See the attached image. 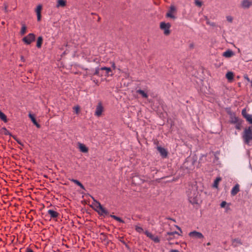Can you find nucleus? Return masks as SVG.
Instances as JSON below:
<instances>
[{
	"label": "nucleus",
	"instance_id": "412c9836",
	"mask_svg": "<svg viewBox=\"0 0 252 252\" xmlns=\"http://www.w3.org/2000/svg\"><path fill=\"white\" fill-rule=\"evenodd\" d=\"M0 119L3 121L4 123H6L8 121L6 116L0 110Z\"/></svg>",
	"mask_w": 252,
	"mask_h": 252
},
{
	"label": "nucleus",
	"instance_id": "f03ea898",
	"mask_svg": "<svg viewBox=\"0 0 252 252\" xmlns=\"http://www.w3.org/2000/svg\"><path fill=\"white\" fill-rule=\"evenodd\" d=\"M243 138L245 143L249 145L250 141L252 140V129L250 127L245 129Z\"/></svg>",
	"mask_w": 252,
	"mask_h": 252
},
{
	"label": "nucleus",
	"instance_id": "cd10ccee",
	"mask_svg": "<svg viewBox=\"0 0 252 252\" xmlns=\"http://www.w3.org/2000/svg\"><path fill=\"white\" fill-rule=\"evenodd\" d=\"M250 124H252V115L248 114L247 116H245V118Z\"/></svg>",
	"mask_w": 252,
	"mask_h": 252
},
{
	"label": "nucleus",
	"instance_id": "20e7f679",
	"mask_svg": "<svg viewBox=\"0 0 252 252\" xmlns=\"http://www.w3.org/2000/svg\"><path fill=\"white\" fill-rule=\"evenodd\" d=\"M104 111V107L101 102H99L96 105L94 115L97 117H100Z\"/></svg>",
	"mask_w": 252,
	"mask_h": 252
},
{
	"label": "nucleus",
	"instance_id": "f704fd0d",
	"mask_svg": "<svg viewBox=\"0 0 252 252\" xmlns=\"http://www.w3.org/2000/svg\"><path fill=\"white\" fill-rule=\"evenodd\" d=\"M73 109L74 110V112L76 114H78L80 111V107L78 106H76L73 107Z\"/></svg>",
	"mask_w": 252,
	"mask_h": 252
},
{
	"label": "nucleus",
	"instance_id": "393cba45",
	"mask_svg": "<svg viewBox=\"0 0 252 252\" xmlns=\"http://www.w3.org/2000/svg\"><path fill=\"white\" fill-rule=\"evenodd\" d=\"M1 131V133L5 135H8L10 134L9 131L5 127H2Z\"/></svg>",
	"mask_w": 252,
	"mask_h": 252
},
{
	"label": "nucleus",
	"instance_id": "a878e982",
	"mask_svg": "<svg viewBox=\"0 0 252 252\" xmlns=\"http://www.w3.org/2000/svg\"><path fill=\"white\" fill-rule=\"evenodd\" d=\"M135 230L138 233H142L143 231V229L140 226L138 225L135 226Z\"/></svg>",
	"mask_w": 252,
	"mask_h": 252
},
{
	"label": "nucleus",
	"instance_id": "864d4df0",
	"mask_svg": "<svg viewBox=\"0 0 252 252\" xmlns=\"http://www.w3.org/2000/svg\"><path fill=\"white\" fill-rule=\"evenodd\" d=\"M176 227H177V228H178L180 231H181V232H182L181 229V228H180L179 227H178V226H176Z\"/></svg>",
	"mask_w": 252,
	"mask_h": 252
},
{
	"label": "nucleus",
	"instance_id": "5701e85b",
	"mask_svg": "<svg viewBox=\"0 0 252 252\" xmlns=\"http://www.w3.org/2000/svg\"><path fill=\"white\" fill-rule=\"evenodd\" d=\"M71 181L73 183L79 186L81 189H85L84 186L79 181L75 179H72Z\"/></svg>",
	"mask_w": 252,
	"mask_h": 252
},
{
	"label": "nucleus",
	"instance_id": "9d476101",
	"mask_svg": "<svg viewBox=\"0 0 252 252\" xmlns=\"http://www.w3.org/2000/svg\"><path fill=\"white\" fill-rule=\"evenodd\" d=\"M78 148L80 152L82 153H87L88 152V148L83 144L78 143Z\"/></svg>",
	"mask_w": 252,
	"mask_h": 252
},
{
	"label": "nucleus",
	"instance_id": "a19ab883",
	"mask_svg": "<svg viewBox=\"0 0 252 252\" xmlns=\"http://www.w3.org/2000/svg\"><path fill=\"white\" fill-rule=\"evenodd\" d=\"M207 24L209 25H210L212 27H215L216 26V24L214 22H211L210 21H209V20H207V22H206Z\"/></svg>",
	"mask_w": 252,
	"mask_h": 252
},
{
	"label": "nucleus",
	"instance_id": "58836bf2",
	"mask_svg": "<svg viewBox=\"0 0 252 252\" xmlns=\"http://www.w3.org/2000/svg\"><path fill=\"white\" fill-rule=\"evenodd\" d=\"M233 243L234 244V243H236V244H241V242L240 241V240L238 239H234L233 240Z\"/></svg>",
	"mask_w": 252,
	"mask_h": 252
},
{
	"label": "nucleus",
	"instance_id": "72a5a7b5",
	"mask_svg": "<svg viewBox=\"0 0 252 252\" xmlns=\"http://www.w3.org/2000/svg\"><path fill=\"white\" fill-rule=\"evenodd\" d=\"M98 204H101L99 202L95 201V202L94 203V206L95 208V210L98 212Z\"/></svg>",
	"mask_w": 252,
	"mask_h": 252
},
{
	"label": "nucleus",
	"instance_id": "c03bdc74",
	"mask_svg": "<svg viewBox=\"0 0 252 252\" xmlns=\"http://www.w3.org/2000/svg\"><path fill=\"white\" fill-rule=\"evenodd\" d=\"M36 14H37V21H40L41 18V13Z\"/></svg>",
	"mask_w": 252,
	"mask_h": 252
},
{
	"label": "nucleus",
	"instance_id": "5fc2aeb1",
	"mask_svg": "<svg viewBox=\"0 0 252 252\" xmlns=\"http://www.w3.org/2000/svg\"><path fill=\"white\" fill-rule=\"evenodd\" d=\"M21 60L23 61V62L24 61V59L23 56H21Z\"/></svg>",
	"mask_w": 252,
	"mask_h": 252
},
{
	"label": "nucleus",
	"instance_id": "b1692460",
	"mask_svg": "<svg viewBox=\"0 0 252 252\" xmlns=\"http://www.w3.org/2000/svg\"><path fill=\"white\" fill-rule=\"evenodd\" d=\"M111 217L113 218L114 220H116L117 221H118L120 222H122V223L124 222V221L121 218H120L118 217H117L114 215H111Z\"/></svg>",
	"mask_w": 252,
	"mask_h": 252
},
{
	"label": "nucleus",
	"instance_id": "dca6fc26",
	"mask_svg": "<svg viewBox=\"0 0 252 252\" xmlns=\"http://www.w3.org/2000/svg\"><path fill=\"white\" fill-rule=\"evenodd\" d=\"M234 55V53L231 50H227L223 53L222 56L225 58H230Z\"/></svg>",
	"mask_w": 252,
	"mask_h": 252
},
{
	"label": "nucleus",
	"instance_id": "6ab92c4d",
	"mask_svg": "<svg viewBox=\"0 0 252 252\" xmlns=\"http://www.w3.org/2000/svg\"><path fill=\"white\" fill-rule=\"evenodd\" d=\"M225 76L229 81H231L233 79L234 74L232 72L229 71L226 74Z\"/></svg>",
	"mask_w": 252,
	"mask_h": 252
},
{
	"label": "nucleus",
	"instance_id": "ddd939ff",
	"mask_svg": "<svg viewBox=\"0 0 252 252\" xmlns=\"http://www.w3.org/2000/svg\"><path fill=\"white\" fill-rule=\"evenodd\" d=\"M48 214L50 216L51 218L53 219L57 218L59 215L58 212L53 210H49L48 211Z\"/></svg>",
	"mask_w": 252,
	"mask_h": 252
},
{
	"label": "nucleus",
	"instance_id": "8fccbe9b",
	"mask_svg": "<svg viewBox=\"0 0 252 252\" xmlns=\"http://www.w3.org/2000/svg\"><path fill=\"white\" fill-rule=\"evenodd\" d=\"M112 66L113 68V69H115L116 66L114 63H112Z\"/></svg>",
	"mask_w": 252,
	"mask_h": 252
},
{
	"label": "nucleus",
	"instance_id": "ea45409f",
	"mask_svg": "<svg viewBox=\"0 0 252 252\" xmlns=\"http://www.w3.org/2000/svg\"><path fill=\"white\" fill-rule=\"evenodd\" d=\"M226 19H227V21H228L229 22H230V23H231L233 21V18L231 16H227L226 17Z\"/></svg>",
	"mask_w": 252,
	"mask_h": 252
},
{
	"label": "nucleus",
	"instance_id": "0eeeda50",
	"mask_svg": "<svg viewBox=\"0 0 252 252\" xmlns=\"http://www.w3.org/2000/svg\"><path fill=\"white\" fill-rule=\"evenodd\" d=\"M145 234L148 237L152 240L155 243H158L159 242L160 240L157 236H155L148 231H146L145 232Z\"/></svg>",
	"mask_w": 252,
	"mask_h": 252
},
{
	"label": "nucleus",
	"instance_id": "09e8293b",
	"mask_svg": "<svg viewBox=\"0 0 252 252\" xmlns=\"http://www.w3.org/2000/svg\"><path fill=\"white\" fill-rule=\"evenodd\" d=\"M169 252H180L179 251L177 250H171L169 251Z\"/></svg>",
	"mask_w": 252,
	"mask_h": 252
},
{
	"label": "nucleus",
	"instance_id": "79ce46f5",
	"mask_svg": "<svg viewBox=\"0 0 252 252\" xmlns=\"http://www.w3.org/2000/svg\"><path fill=\"white\" fill-rule=\"evenodd\" d=\"M226 205V202L224 201H222L220 204V206L221 208H224L225 207V205Z\"/></svg>",
	"mask_w": 252,
	"mask_h": 252
},
{
	"label": "nucleus",
	"instance_id": "c85d7f7f",
	"mask_svg": "<svg viewBox=\"0 0 252 252\" xmlns=\"http://www.w3.org/2000/svg\"><path fill=\"white\" fill-rule=\"evenodd\" d=\"M27 31V27L25 25H23L22 27V29L21 30V34L22 35H24L26 33Z\"/></svg>",
	"mask_w": 252,
	"mask_h": 252
},
{
	"label": "nucleus",
	"instance_id": "473e14b6",
	"mask_svg": "<svg viewBox=\"0 0 252 252\" xmlns=\"http://www.w3.org/2000/svg\"><path fill=\"white\" fill-rule=\"evenodd\" d=\"M98 204H101L99 202L95 201V202L94 203V206L95 208V210L98 212Z\"/></svg>",
	"mask_w": 252,
	"mask_h": 252
},
{
	"label": "nucleus",
	"instance_id": "a211bd4d",
	"mask_svg": "<svg viewBox=\"0 0 252 252\" xmlns=\"http://www.w3.org/2000/svg\"><path fill=\"white\" fill-rule=\"evenodd\" d=\"M29 117L31 119V120L32 121V122L34 124V125L36 126L37 127L39 128L40 127V125H39L37 123V122H36V120H35V118H34V116L33 115H32V114L30 113L29 114Z\"/></svg>",
	"mask_w": 252,
	"mask_h": 252
},
{
	"label": "nucleus",
	"instance_id": "1a4fd4ad",
	"mask_svg": "<svg viewBox=\"0 0 252 252\" xmlns=\"http://www.w3.org/2000/svg\"><path fill=\"white\" fill-rule=\"evenodd\" d=\"M98 213L100 215H107L108 214V211L102 207L101 204H98Z\"/></svg>",
	"mask_w": 252,
	"mask_h": 252
},
{
	"label": "nucleus",
	"instance_id": "9b49d317",
	"mask_svg": "<svg viewBox=\"0 0 252 252\" xmlns=\"http://www.w3.org/2000/svg\"><path fill=\"white\" fill-rule=\"evenodd\" d=\"M101 70L105 71V76H109V75L112 76L113 75L112 71L110 67H102L100 68Z\"/></svg>",
	"mask_w": 252,
	"mask_h": 252
},
{
	"label": "nucleus",
	"instance_id": "6e6d98bb",
	"mask_svg": "<svg viewBox=\"0 0 252 252\" xmlns=\"http://www.w3.org/2000/svg\"><path fill=\"white\" fill-rule=\"evenodd\" d=\"M211 245V244H210V242H208V243L207 244V246H209V245Z\"/></svg>",
	"mask_w": 252,
	"mask_h": 252
},
{
	"label": "nucleus",
	"instance_id": "f8f14e48",
	"mask_svg": "<svg viewBox=\"0 0 252 252\" xmlns=\"http://www.w3.org/2000/svg\"><path fill=\"white\" fill-rule=\"evenodd\" d=\"M240 191L239 185L236 184L231 189V194L232 196L235 195Z\"/></svg>",
	"mask_w": 252,
	"mask_h": 252
},
{
	"label": "nucleus",
	"instance_id": "e433bc0d",
	"mask_svg": "<svg viewBox=\"0 0 252 252\" xmlns=\"http://www.w3.org/2000/svg\"><path fill=\"white\" fill-rule=\"evenodd\" d=\"M195 3L196 5H197L199 7H200L202 5V2L198 0H196L195 1Z\"/></svg>",
	"mask_w": 252,
	"mask_h": 252
},
{
	"label": "nucleus",
	"instance_id": "6e6552de",
	"mask_svg": "<svg viewBox=\"0 0 252 252\" xmlns=\"http://www.w3.org/2000/svg\"><path fill=\"white\" fill-rule=\"evenodd\" d=\"M241 7L244 9L249 8L252 6V0H243L241 3Z\"/></svg>",
	"mask_w": 252,
	"mask_h": 252
},
{
	"label": "nucleus",
	"instance_id": "bb28decb",
	"mask_svg": "<svg viewBox=\"0 0 252 252\" xmlns=\"http://www.w3.org/2000/svg\"><path fill=\"white\" fill-rule=\"evenodd\" d=\"M239 122V119L236 117H231L230 122L233 124H237Z\"/></svg>",
	"mask_w": 252,
	"mask_h": 252
},
{
	"label": "nucleus",
	"instance_id": "a18cd8bd",
	"mask_svg": "<svg viewBox=\"0 0 252 252\" xmlns=\"http://www.w3.org/2000/svg\"><path fill=\"white\" fill-rule=\"evenodd\" d=\"M14 138L15 139V140L17 142V143L19 144H20V145H21L22 146H23V144L22 143V142L19 140H18V139L15 138V137H14Z\"/></svg>",
	"mask_w": 252,
	"mask_h": 252
},
{
	"label": "nucleus",
	"instance_id": "f3484780",
	"mask_svg": "<svg viewBox=\"0 0 252 252\" xmlns=\"http://www.w3.org/2000/svg\"><path fill=\"white\" fill-rule=\"evenodd\" d=\"M158 150L160 153V155L162 156H163L164 157H166L167 156V153L164 148H162L161 147H158Z\"/></svg>",
	"mask_w": 252,
	"mask_h": 252
},
{
	"label": "nucleus",
	"instance_id": "2f4dec72",
	"mask_svg": "<svg viewBox=\"0 0 252 252\" xmlns=\"http://www.w3.org/2000/svg\"><path fill=\"white\" fill-rule=\"evenodd\" d=\"M100 70H101L100 68H99L98 67L96 68L93 74L94 75L100 76Z\"/></svg>",
	"mask_w": 252,
	"mask_h": 252
},
{
	"label": "nucleus",
	"instance_id": "f257e3e1",
	"mask_svg": "<svg viewBox=\"0 0 252 252\" xmlns=\"http://www.w3.org/2000/svg\"><path fill=\"white\" fill-rule=\"evenodd\" d=\"M189 202L193 205L198 204L200 200L199 195L196 189H192L188 192Z\"/></svg>",
	"mask_w": 252,
	"mask_h": 252
},
{
	"label": "nucleus",
	"instance_id": "7c9ffc66",
	"mask_svg": "<svg viewBox=\"0 0 252 252\" xmlns=\"http://www.w3.org/2000/svg\"><path fill=\"white\" fill-rule=\"evenodd\" d=\"M41 9H42V6L41 5H38L37 6L36 10H35L36 14L41 13Z\"/></svg>",
	"mask_w": 252,
	"mask_h": 252
},
{
	"label": "nucleus",
	"instance_id": "4468645a",
	"mask_svg": "<svg viewBox=\"0 0 252 252\" xmlns=\"http://www.w3.org/2000/svg\"><path fill=\"white\" fill-rule=\"evenodd\" d=\"M57 3L56 7L57 8L63 7L66 5V1L65 0H57Z\"/></svg>",
	"mask_w": 252,
	"mask_h": 252
},
{
	"label": "nucleus",
	"instance_id": "39448f33",
	"mask_svg": "<svg viewBox=\"0 0 252 252\" xmlns=\"http://www.w3.org/2000/svg\"><path fill=\"white\" fill-rule=\"evenodd\" d=\"M35 39V35L33 33H29L23 38V41L27 44H30Z\"/></svg>",
	"mask_w": 252,
	"mask_h": 252
},
{
	"label": "nucleus",
	"instance_id": "4c0bfd02",
	"mask_svg": "<svg viewBox=\"0 0 252 252\" xmlns=\"http://www.w3.org/2000/svg\"><path fill=\"white\" fill-rule=\"evenodd\" d=\"M166 16L168 17L171 18H175L174 16L172 14V13H171V12H169L167 13Z\"/></svg>",
	"mask_w": 252,
	"mask_h": 252
},
{
	"label": "nucleus",
	"instance_id": "2eb2a0df",
	"mask_svg": "<svg viewBox=\"0 0 252 252\" xmlns=\"http://www.w3.org/2000/svg\"><path fill=\"white\" fill-rule=\"evenodd\" d=\"M175 234H179L176 231L167 232L166 235V239L168 240L172 239L173 238V237H174Z\"/></svg>",
	"mask_w": 252,
	"mask_h": 252
},
{
	"label": "nucleus",
	"instance_id": "3c124183",
	"mask_svg": "<svg viewBox=\"0 0 252 252\" xmlns=\"http://www.w3.org/2000/svg\"><path fill=\"white\" fill-rule=\"evenodd\" d=\"M245 78L247 79V80L248 81H250V79L249 78V77H245Z\"/></svg>",
	"mask_w": 252,
	"mask_h": 252
},
{
	"label": "nucleus",
	"instance_id": "c756f323",
	"mask_svg": "<svg viewBox=\"0 0 252 252\" xmlns=\"http://www.w3.org/2000/svg\"><path fill=\"white\" fill-rule=\"evenodd\" d=\"M221 180L220 178H217L215 182H214V187H215V188H217L218 187V183Z\"/></svg>",
	"mask_w": 252,
	"mask_h": 252
},
{
	"label": "nucleus",
	"instance_id": "de8ad7c7",
	"mask_svg": "<svg viewBox=\"0 0 252 252\" xmlns=\"http://www.w3.org/2000/svg\"><path fill=\"white\" fill-rule=\"evenodd\" d=\"M8 6L6 4L4 5V10L6 12L7 11Z\"/></svg>",
	"mask_w": 252,
	"mask_h": 252
},
{
	"label": "nucleus",
	"instance_id": "423d86ee",
	"mask_svg": "<svg viewBox=\"0 0 252 252\" xmlns=\"http://www.w3.org/2000/svg\"><path fill=\"white\" fill-rule=\"evenodd\" d=\"M189 236L192 238H196V239H203L204 238V236L203 234L196 231L190 232L189 233Z\"/></svg>",
	"mask_w": 252,
	"mask_h": 252
},
{
	"label": "nucleus",
	"instance_id": "c9c22d12",
	"mask_svg": "<svg viewBox=\"0 0 252 252\" xmlns=\"http://www.w3.org/2000/svg\"><path fill=\"white\" fill-rule=\"evenodd\" d=\"M175 11H176L175 7L174 5H171L170 6V9H169V12H171V13H173V12H174Z\"/></svg>",
	"mask_w": 252,
	"mask_h": 252
},
{
	"label": "nucleus",
	"instance_id": "49530a36",
	"mask_svg": "<svg viewBox=\"0 0 252 252\" xmlns=\"http://www.w3.org/2000/svg\"><path fill=\"white\" fill-rule=\"evenodd\" d=\"M26 252H33L31 249L28 248L26 249Z\"/></svg>",
	"mask_w": 252,
	"mask_h": 252
},
{
	"label": "nucleus",
	"instance_id": "4be33fe9",
	"mask_svg": "<svg viewBox=\"0 0 252 252\" xmlns=\"http://www.w3.org/2000/svg\"><path fill=\"white\" fill-rule=\"evenodd\" d=\"M43 42V38L41 36H39L37 38L36 46L37 48H40L41 47V45Z\"/></svg>",
	"mask_w": 252,
	"mask_h": 252
},
{
	"label": "nucleus",
	"instance_id": "7ed1b4c3",
	"mask_svg": "<svg viewBox=\"0 0 252 252\" xmlns=\"http://www.w3.org/2000/svg\"><path fill=\"white\" fill-rule=\"evenodd\" d=\"M171 27V25L169 23H165L164 22H161L160 24V29L164 31V34L165 35H168L169 34L170 31V28Z\"/></svg>",
	"mask_w": 252,
	"mask_h": 252
},
{
	"label": "nucleus",
	"instance_id": "603ef678",
	"mask_svg": "<svg viewBox=\"0 0 252 252\" xmlns=\"http://www.w3.org/2000/svg\"><path fill=\"white\" fill-rule=\"evenodd\" d=\"M236 128L237 129H240V126H239V125H237V126H236Z\"/></svg>",
	"mask_w": 252,
	"mask_h": 252
},
{
	"label": "nucleus",
	"instance_id": "37998d69",
	"mask_svg": "<svg viewBox=\"0 0 252 252\" xmlns=\"http://www.w3.org/2000/svg\"><path fill=\"white\" fill-rule=\"evenodd\" d=\"M242 114L243 115V116L245 118V116H247L248 115V114H247L246 113V111L245 109H243L242 111Z\"/></svg>",
	"mask_w": 252,
	"mask_h": 252
},
{
	"label": "nucleus",
	"instance_id": "aec40b11",
	"mask_svg": "<svg viewBox=\"0 0 252 252\" xmlns=\"http://www.w3.org/2000/svg\"><path fill=\"white\" fill-rule=\"evenodd\" d=\"M136 93H138V94L141 95V96L143 97V98H147L148 97V95L143 90H138L136 91Z\"/></svg>",
	"mask_w": 252,
	"mask_h": 252
}]
</instances>
